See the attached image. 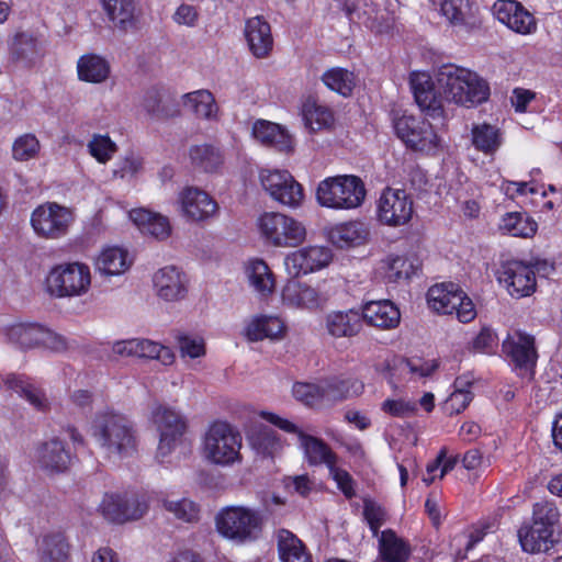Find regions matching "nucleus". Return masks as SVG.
<instances>
[{
	"instance_id": "nucleus-1",
	"label": "nucleus",
	"mask_w": 562,
	"mask_h": 562,
	"mask_svg": "<svg viewBox=\"0 0 562 562\" xmlns=\"http://www.w3.org/2000/svg\"><path fill=\"white\" fill-rule=\"evenodd\" d=\"M437 88L426 72H412L409 85L420 110L436 123L422 116L403 113L393 120L397 137L411 149L435 153L440 145L438 131L446 125L443 101L467 108L481 104L490 97V86L477 74L448 64L441 66L436 75Z\"/></svg>"
},
{
	"instance_id": "nucleus-2",
	"label": "nucleus",
	"mask_w": 562,
	"mask_h": 562,
	"mask_svg": "<svg viewBox=\"0 0 562 562\" xmlns=\"http://www.w3.org/2000/svg\"><path fill=\"white\" fill-rule=\"evenodd\" d=\"M557 506L548 501L533 505L532 522L524 524L518 530V539L524 551L529 553L547 552L559 541L555 526L559 521Z\"/></svg>"
},
{
	"instance_id": "nucleus-3",
	"label": "nucleus",
	"mask_w": 562,
	"mask_h": 562,
	"mask_svg": "<svg viewBox=\"0 0 562 562\" xmlns=\"http://www.w3.org/2000/svg\"><path fill=\"white\" fill-rule=\"evenodd\" d=\"M91 429L92 436L109 456L127 457L136 449L133 424L121 414L97 415Z\"/></svg>"
},
{
	"instance_id": "nucleus-4",
	"label": "nucleus",
	"mask_w": 562,
	"mask_h": 562,
	"mask_svg": "<svg viewBox=\"0 0 562 562\" xmlns=\"http://www.w3.org/2000/svg\"><path fill=\"white\" fill-rule=\"evenodd\" d=\"M216 528L222 536L237 543L254 541L261 535L263 517L249 507L228 506L217 514Z\"/></svg>"
},
{
	"instance_id": "nucleus-5",
	"label": "nucleus",
	"mask_w": 562,
	"mask_h": 562,
	"mask_svg": "<svg viewBox=\"0 0 562 562\" xmlns=\"http://www.w3.org/2000/svg\"><path fill=\"white\" fill-rule=\"evenodd\" d=\"M241 435L225 422H215L203 437L202 453L211 463L229 465L240 460Z\"/></svg>"
},
{
	"instance_id": "nucleus-6",
	"label": "nucleus",
	"mask_w": 562,
	"mask_h": 562,
	"mask_svg": "<svg viewBox=\"0 0 562 562\" xmlns=\"http://www.w3.org/2000/svg\"><path fill=\"white\" fill-rule=\"evenodd\" d=\"M318 202L331 209H353L359 206L366 189L356 176H337L322 181L317 188Z\"/></svg>"
},
{
	"instance_id": "nucleus-7",
	"label": "nucleus",
	"mask_w": 562,
	"mask_h": 562,
	"mask_svg": "<svg viewBox=\"0 0 562 562\" xmlns=\"http://www.w3.org/2000/svg\"><path fill=\"white\" fill-rule=\"evenodd\" d=\"M258 228L266 243L274 247H296L306 237V229L300 222L278 212L263 213Z\"/></svg>"
},
{
	"instance_id": "nucleus-8",
	"label": "nucleus",
	"mask_w": 562,
	"mask_h": 562,
	"mask_svg": "<svg viewBox=\"0 0 562 562\" xmlns=\"http://www.w3.org/2000/svg\"><path fill=\"white\" fill-rule=\"evenodd\" d=\"M74 220L70 209L56 202H46L32 212L31 225L37 236L59 239L68 234Z\"/></svg>"
},
{
	"instance_id": "nucleus-9",
	"label": "nucleus",
	"mask_w": 562,
	"mask_h": 562,
	"mask_svg": "<svg viewBox=\"0 0 562 562\" xmlns=\"http://www.w3.org/2000/svg\"><path fill=\"white\" fill-rule=\"evenodd\" d=\"M151 420L159 434L157 457L165 458L181 442L188 428L187 418L169 406L157 405L151 411Z\"/></svg>"
},
{
	"instance_id": "nucleus-10",
	"label": "nucleus",
	"mask_w": 562,
	"mask_h": 562,
	"mask_svg": "<svg viewBox=\"0 0 562 562\" xmlns=\"http://www.w3.org/2000/svg\"><path fill=\"white\" fill-rule=\"evenodd\" d=\"M89 285L90 270L78 262L59 265L46 278L47 291L57 297L80 295Z\"/></svg>"
},
{
	"instance_id": "nucleus-11",
	"label": "nucleus",
	"mask_w": 562,
	"mask_h": 562,
	"mask_svg": "<svg viewBox=\"0 0 562 562\" xmlns=\"http://www.w3.org/2000/svg\"><path fill=\"white\" fill-rule=\"evenodd\" d=\"M259 179L265 191L273 200L291 207L301 204L304 198L302 186L289 171L262 169Z\"/></svg>"
},
{
	"instance_id": "nucleus-12",
	"label": "nucleus",
	"mask_w": 562,
	"mask_h": 562,
	"mask_svg": "<svg viewBox=\"0 0 562 562\" xmlns=\"http://www.w3.org/2000/svg\"><path fill=\"white\" fill-rule=\"evenodd\" d=\"M99 508L104 518L122 524L140 518L147 510V504L136 494H106Z\"/></svg>"
},
{
	"instance_id": "nucleus-13",
	"label": "nucleus",
	"mask_w": 562,
	"mask_h": 562,
	"mask_svg": "<svg viewBox=\"0 0 562 562\" xmlns=\"http://www.w3.org/2000/svg\"><path fill=\"white\" fill-rule=\"evenodd\" d=\"M498 281L516 297L529 296L536 289L535 270L519 260L504 262L498 270Z\"/></svg>"
},
{
	"instance_id": "nucleus-14",
	"label": "nucleus",
	"mask_w": 562,
	"mask_h": 562,
	"mask_svg": "<svg viewBox=\"0 0 562 562\" xmlns=\"http://www.w3.org/2000/svg\"><path fill=\"white\" fill-rule=\"evenodd\" d=\"M413 213V201L404 190H384L379 201V218L382 223L390 226L405 225Z\"/></svg>"
},
{
	"instance_id": "nucleus-15",
	"label": "nucleus",
	"mask_w": 562,
	"mask_h": 562,
	"mask_svg": "<svg viewBox=\"0 0 562 562\" xmlns=\"http://www.w3.org/2000/svg\"><path fill=\"white\" fill-rule=\"evenodd\" d=\"M331 258L329 248L310 246L289 254L284 259V265L288 273L295 278L328 266Z\"/></svg>"
},
{
	"instance_id": "nucleus-16",
	"label": "nucleus",
	"mask_w": 562,
	"mask_h": 562,
	"mask_svg": "<svg viewBox=\"0 0 562 562\" xmlns=\"http://www.w3.org/2000/svg\"><path fill=\"white\" fill-rule=\"evenodd\" d=\"M46 44V38L36 32L19 31L10 42V56L15 63L31 67L45 55Z\"/></svg>"
},
{
	"instance_id": "nucleus-17",
	"label": "nucleus",
	"mask_w": 562,
	"mask_h": 562,
	"mask_svg": "<svg viewBox=\"0 0 562 562\" xmlns=\"http://www.w3.org/2000/svg\"><path fill=\"white\" fill-rule=\"evenodd\" d=\"M503 353L514 363L516 369L533 371L537 362L535 338L531 335L515 331L502 344Z\"/></svg>"
},
{
	"instance_id": "nucleus-18",
	"label": "nucleus",
	"mask_w": 562,
	"mask_h": 562,
	"mask_svg": "<svg viewBox=\"0 0 562 562\" xmlns=\"http://www.w3.org/2000/svg\"><path fill=\"white\" fill-rule=\"evenodd\" d=\"M154 289L157 295L167 301H180L187 296L189 280L187 274L175 266H166L155 272Z\"/></svg>"
},
{
	"instance_id": "nucleus-19",
	"label": "nucleus",
	"mask_w": 562,
	"mask_h": 562,
	"mask_svg": "<svg viewBox=\"0 0 562 562\" xmlns=\"http://www.w3.org/2000/svg\"><path fill=\"white\" fill-rule=\"evenodd\" d=\"M496 19L519 34H529L536 30L535 18L515 0H497L493 5Z\"/></svg>"
},
{
	"instance_id": "nucleus-20",
	"label": "nucleus",
	"mask_w": 562,
	"mask_h": 562,
	"mask_svg": "<svg viewBox=\"0 0 562 562\" xmlns=\"http://www.w3.org/2000/svg\"><path fill=\"white\" fill-rule=\"evenodd\" d=\"M34 458L38 467L49 473L65 472L72 461L71 452L59 438L40 443Z\"/></svg>"
},
{
	"instance_id": "nucleus-21",
	"label": "nucleus",
	"mask_w": 562,
	"mask_h": 562,
	"mask_svg": "<svg viewBox=\"0 0 562 562\" xmlns=\"http://www.w3.org/2000/svg\"><path fill=\"white\" fill-rule=\"evenodd\" d=\"M142 108L157 121H166L180 115V105L175 97L158 88L148 89L143 97Z\"/></svg>"
},
{
	"instance_id": "nucleus-22",
	"label": "nucleus",
	"mask_w": 562,
	"mask_h": 562,
	"mask_svg": "<svg viewBox=\"0 0 562 562\" xmlns=\"http://www.w3.org/2000/svg\"><path fill=\"white\" fill-rule=\"evenodd\" d=\"M180 199L184 215L193 222L212 217L218 209L216 201L198 188H187Z\"/></svg>"
},
{
	"instance_id": "nucleus-23",
	"label": "nucleus",
	"mask_w": 562,
	"mask_h": 562,
	"mask_svg": "<svg viewBox=\"0 0 562 562\" xmlns=\"http://www.w3.org/2000/svg\"><path fill=\"white\" fill-rule=\"evenodd\" d=\"M361 316L362 322L366 321L369 325L383 329L395 328L401 321L398 308L389 300L367 303Z\"/></svg>"
},
{
	"instance_id": "nucleus-24",
	"label": "nucleus",
	"mask_w": 562,
	"mask_h": 562,
	"mask_svg": "<svg viewBox=\"0 0 562 562\" xmlns=\"http://www.w3.org/2000/svg\"><path fill=\"white\" fill-rule=\"evenodd\" d=\"M252 135L261 144L279 151L289 153L293 148V139L288 131L270 121L257 120L252 125Z\"/></svg>"
},
{
	"instance_id": "nucleus-25",
	"label": "nucleus",
	"mask_w": 562,
	"mask_h": 562,
	"mask_svg": "<svg viewBox=\"0 0 562 562\" xmlns=\"http://www.w3.org/2000/svg\"><path fill=\"white\" fill-rule=\"evenodd\" d=\"M102 7L114 27L123 32L137 29L138 12L134 0H102Z\"/></svg>"
},
{
	"instance_id": "nucleus-26",
	"label": "nucleus",
	"mask_w": 562,
	"mask_h": 562,
	"mask_svg": "<svg viewBox=\"0 0 562 562\" xmlns=\"http://www.w3.org/2000/svg\"><path fill=\"white\" fill-rule=\"evenodd\" d=\"M245 35L249 48L256 57H266L272 49L273 40L270 25L260 16L247 21Z\"/></svg>"
},
{
	"instance_id": "nucleus-27",
	"label": "nucleus",
	"mask_w": 562,
	"mask_h": 562,
	"mask_svg": "<svg viewBox=\"0 0 562 562\" xmlns=\"http://www.w3.org/2000/svg\"><path fill=\"white\" fill-rule=\"evenodd\" d=\"M324 401L341 402L358 396L363 392L364 385L353 378L330 376L322 381Z\"/></svg>"
},
{
	"instance_id": "nucleus-28",
	"label": "nucleus",
	"mask_w": 562,
	"mask_h": 562,
	"mask_svg": "<svg viewBox=\"0 0 562 562\" xmlns=\"http://www.w3.org/2000/svg\"><path fill=\"white\" fill-rule=\"evenodd\" d=\"M282 300L294 307L316 308L323 301L321 294L312 286L292 279L282 290Z\"/></svg>"
},
{
	"instance_id": "nucleus-29",
	"label": "nucleus",
	"mask_w": 562,
	"mask_h": 562,
	"mask_svg": "<svg viewBox=\"0 0 562 562\" xmlns=\"http://www.w3.org/2000/svg\"><path fill=\"white\" fill-rule=\"evenodd\" d=\"M285 326L277 316L258 315L250 319L245 327V336L249 341H259L266 338L279 339L284 333Z\"/></svg>"
},
{
	"instance_id": "nucleus-30",
	"label": "nucleus",
	"mask_w": 562,
	"mask_h": 562,
	"mask_svg": "<svg viewBox=\"0 0 562 562\" xmlns=\"http://www.w3.org/2000/svg\"><path fill=\"white\" fill-rule=\"evenodd\" d=\"M130 218L140 229L156 239H165L170 235L171 227L167 217L149 212L145 209H135L130 212Z\"/></svg>"
},
{
	"instance_id": "nucleus-31",
	"label": "nucleus",
	"mask_w": 562,
	"mask_h": 562,
	"mask_svg": "<svg viewBox=\"0 0 562 562\" xmlns=\"http://www.w3.org/2000/svg\"><path fill=\"white\" fill-rule=\"evenodd\" d=\"M326 327L333 337H352L362 328V316L356 310L334 312L326 318Z\"/></svg>"
},
{
	"instance_id": "nucleus-32",
	"label": "nucleus",
	"mask_w": 562,
	"mask_h": 562,
	"mask_svg": "<svg viewBox=\"0 0 562 562\" xmlns=\"http://www.w3.org/2000/svg\"><path fill=\"white\" fill-rule=\"evenodd\" d=\"M299 441L310 465L326 464L329 469L334 463H337V454L324 440L300 432Z\"/></svg>"
},
{
	"instance_id": "nucleus-33",
	"label": "nucleus",
	"mask_w": 562,
	"mask_h": 562,
	"mask_svg": "<svg viewBox=\"0 0 562 562\" xmlns=\"http://www.w3.org/2000/svg\"><path fill=\"white\" fill-rule=\"evenodd\" d=\"M458 285L454 283L436 284L427 292V301L429 306L440 314H452L460 304V293Z\"/></svg>"
},
{
	"instance_id": "nucleus-34",
	"label": "nucleus",
	"mask_w": 562,
	"mask_h": 562,
	"mask_svg": "<svg viewBox=\"0 0 562 562\" xmlns=\"http://www.w3.org/2000/svg\"><path fill=\"white\" fill-rule=\"evenodd\" d=\"M379 553L383 562H407L411 547L395 531L386 529L379 538Z\"/></svg>"
},
{
	"instance_id": "nucleus-35",
	"label": "nucleus",
	"mask_w": 562,
	"mask_h": 562,
	"mask_svg": "<svg viewBox=\"0 0 562 562\" xmlns=\"http://www.w3.org/2000/svg\"><path fill=\"white\" fill-rule=\"evenodd\" d=\"M77 74L81 81L101 83L110 76V65L99 55L86 54L77 61Z\"/></svg>"
},
{
	"instance_id": "nucleus-36",
	"label": "nucleus",
	"mask_w": 562,
	"mask_h": 562,
	"mask_svg": "<svg viewBox=\"0 0 562 562\" xmlns=\"http://www.w3.org/2000/svg\"><path fill=\"white\" fill-rule=\"evenodd\" d=\"M4 385L25 397L34 407L37 409H45L47 406V400L43 392L35 387L27 378L24 375L9 373L7 375L0 374V384Z\"/></svg>"
},
{
	"instance_id": "nucleus-37",
	"label": "nucleus",
	"mask_w": 562,
	"mask_h": 562,
	"mask_svg": "<svg viewBox=\"0 0 562 562\" xmlns=\"http://www.w3.org/2000/svg\"><path fill=\"white\" fill-rule=\"evenodd\" d=\"M369 232L361 222H349L336 226L329 233V238L339 248L358 246L366 241Z\"/></svg>"
},
{
	"instance_id": "nucleus-38",
	"label": "nucleus",
	"mask_w": 562,
	"mask_h": 562,
	"mask_svg": "<svg viewBox=\"0 0 562 562\" xmlns=\"http://www.w3.org/2000/svg\"><path fill=\"white\" fill-rule=\"evenodd\" d=\"M278 550L282 562H312L304 543L289 530L279 531Z\"/></svg>"
},
{
	"instance_id": "nucleus-39",
	"label": "nucleus",
	"mask_w": 562,
	"mask_h": 562,
	"mask_svg": "<svg viewBox=\"0 0 562 562\" xmlns=\"http://www.w3.org/2000/svg\"><path fill=\"white\" fill-rule=\"evenodd\" d=\"M248 281L261 296L270 295L274 290V278L268 265L261 259L249 262L246 269Z\"/></svg>"
},
{
	"instance_id": "nucleus-40",
	"label": "nucleus",
	"mask_w": 562,
	"mask_h": 562,
	"mask_svg": "<svg viewBox=\"0 0 562 562\" xmlns=\"http://www.w3.org/2000/svg\"><path fill=\"white\" fill-rule=\"evenodd\" d=\"M472 144L485 155H494L502 145L501 131L491 124H475L472 130Z\"/></svg>"
},
{
	"instance_id": "nucleus-41",
	"label": "nucleus",
	"mask_w": 562,
	"mask_h": 562,
	"mask_svg": "<svg viewBox=\"0 0 562 562\" xmlns=\"http://www.w3.org/2000/svg\"><path fill=\"white\" fill-rule=\"evenodd\" d=\"M183 104L200 119L213 120L217 105L213 94L207 90H198L183 95Z\"/></svg>"
},
{
	"instance_id": "nucleus-42",
	"label": "nucleus",
	"mask_w": 562,
	"mask_h": 562,
	"mask_svg": "<svg viewBox=\"0 0 562 562\" xmlns=\"http://www.w3.org/2000/svg\"><path fill=\"white\" fill-rule=\"evenodd\" d=\"M190 159L195 168L205 172H215L223 164V154L211 144H201L190 148Z\"/></svg>"
},
{
	"instance_id": "nucleus-43",
	"label": "nucleus",
	"mask_w": 562,
	"mask_h": 562,
	"mask_svg": "<svg viewBox=\"0 0 562 562\" xmlns=\"http://www.w3.org/2000/svg\"><path fill=\"white\" fill-rule=\"evenodd\" d=\"M130 267L127 252L119 247L104 249L95 262L97 270L105 276H116L123 273Z\"/></svg>"
},
{
	"instance_id": "nucleus-44",
	"label": "nucleus",
	"mask_w": 562,
	"mask_h": 562,
	"mask_svg": "<svg viewBox=\"0 0 562 562\" xmlns=\"http://www.w3.org/2000/svg\"><path fill=\"white\" fill-rule=\"evenodd\" d=\"M302 117L307 128L315 132L329 127L334 122L331 110L318 104L315 99L308 98L302 106Z\"/></svg>"
},
{
	"instance_id": "nucleus-45",
	"label": "nucleus",
	"mask_w": 562,
	"mask_h": 562,
	"mask_svg": "<svg viewBox=\"0 0 562 562\" xmlns=\"http://www.w3.org/2000/svg\"><path fill=\"white\" fill-rule=\"evenodd\" d=\"M43 326L38 324H15L8 328L7 337L20 348H34L41 346Z\"/></svg>"
},
{
	"instance_id": "nucleus-46",
	"label": "nucleus",
	"mask_w": 562,
	"mask_h": 562,
	"mask_svg": "<svg viewBox=\"0 0 562 562\" xmlns=\"http://www.w3.org/2000/svg\"><path fill=\"white\" fill-rule=\"evenodd\" d=\"M323 83L330 89L339 93L342 97H349L356 87V77L353 72L335 67L326 70L322 76Z\"/></svg>"
},
{
	"instance_id": "nucleus-47",
	"label": "nucleus",
	"mask_w": 562,
	"mask_h": 562,
	"mask_svg": "<svg viewBox=\"0 0 562 562\" xmlns=\"http://www.w3.org/2000/svg\"><path fill=\"white\" fill-rule=\"evenodd\" d=\"M157 349H160V344L153 340L139 338L117 341L113 346V351L116 355L149 359L155 358Z\"/></svg>"
},
{
	"instance_id": "nucleus-48",
	"label": "nucleus",
	"mask_w": 562,
	"mask_h": 562,
	"mask_svg": "<svg viewBox=\"0 0 562 562\" xmlns=\"http://www.w3.org/2000/svg\"><path fill=\"white\" fill-rule=\"evenodd\" d=\"M40 550L41 562H66L69 554V546L61 533L44 537Z\"/></svg>"
},
{
	"instance_id": "nucleus-49",
	"label": "nucleus",
	"mask_w": 562,
	"mask_h": 562,
	"mask_svg": "<svg viewBox=\"0 0 562 562\" xmlns=\"http://www.w3.org/2000/svg\"><path fill=\"white\" fill-rule=\"evenodd\" d=\"M504 232L517 237H530L537 231V223L525 214L507 213L499 225Z\"/></svg>"
},
{
	"instance_id": "nucleus-50",
	"label": "nucleus",
	"mask_w": 562,
	"mask_h": 562,
	"mask_svg": "<svg viewBox=\"0 0 562 562\" xmlns=\"http://www.w3.org/2000/svg\"><path fill=\"white\" fill-rule=\"evenodd\" d=\"M162 506L165 510L172 514L175 518L184 522L193 524L200 519V507L189 498L181 499H164Z\"/></svg>"
},
{
	"instance_id": "nucleus-51",
	"label": "nucleus",
	"mask_w": 562,
	"mask_h": 562,
	"mask_svg": "<svg viewBox=\"0 0 562 562\" xmlns=\"http://www.w3.org/2000/svg\"><path fill=\"white\" fill-rule=\"evenodd\" d=\"M440 11L452 25L461 26L472 16V4L469 0H442Z\"/></svg>"
},
{
	"instance_id": "nucleus-52",
	"label": "nucleus",
	"mask_w": 562,
	"mask_h": 562,
	"mask_svg": "<svg viewBox=\"0 0 562 562\" xmlns=\"http://www.w3.org/2000/svg\"><path fill=\"white\" fill-rule=\"evenodd\" d=\"M385 277L390 282H398L402 279H409L415 274L414 265L402 256H390L385 260Z\"/></svg>"
},
{
	"instance_id": "nucleus-53",
	"label": "nucleus",
	"mask_w": 562,
	"mask_h": 562,
	"mask_svg": "<svg viewBox=\"0 0 562 562\" xmlns=\"http://www.w3.org/2000/svg\"><path fill=\"white\" fill-rule=\"evenodd\" d=\"M471 382L465 376H459L454 381L456 390L450 395L448 403L450 404L452 412L460 413L469 405L472 401V393L468 390Z\"/></svg>"
},
{
	"instance_id": "nucleus-54",
	"label": "nucleus",
	"mask_w": 562,
	"mask_h": 562,
	"mask_svg": "<svg viewBox=\"0 0 562 562\" xmlns=\"http://www.w3.org/2000/svg\"><path fill=\"white\" fill-rule=\"evenodd\" d=\"M40 143L33 134H24L15 139L12 146V154L15 160L25 161L37 154Z\"/></svg>"
},
{
	"instance_id": "nucleus-55",
	"label": "nucleus",
	"mask_w": 562,
	"mask_h": 562,
	"mask_svg": "<svg viewBox=\"0 0 562 562\" xmlns=\"http://www.w3.org/2000/svg\"><path fill=\"white\" fill-rule=\"evenodd\" d=\"M322 389V381L316 384L297 382L293 385V395L304 404L313 406L324 401Z\"/></svg>"
},
{
	"instance_id": "nucleus-56",
	"label": "nucleus",
	"mask_w": 562,
	"mask_h": 562,
	"mask_svg": "<svg viewBox=\"0 0 562 562\" xmlns=\"http://www.w3.org/2000/svg\"><path fill=\"white\" fill-rule=\"evenodd\" d=\"M88 147L91 156L102 164L106 162L116 150V145L104 135H94Z\"/></svg>"
},
{
	"instance_id": "nucleus-57",
	"label": "nucleus",
	"mask_w": 562,
	"mask_h": 562,
	"mask_svg": "<svg viewBox=\"0 0 562 562\" xmlns=\"http://www.w3.org/2000/svg\"><path fill=\"white\" fill-rule=\"evenodd\" d=\"M252 443L256 448L261 450L263 454L269 456L281 447L277 432L267 426L261 427L252 437Z\"/></svg>"
},
{
	"instance_id": "nucleus-58",
	"label": "nucleus",
	"mask_w": 562,
	"mask_h": 562,
	"mask_svg": "<svg viewBox=\"0 0 562 562\" xmlns=\"http://www.w3.org/2000/svg\"><path fill=\"white\" fill-rule=\"evenodd\" d=\"M363 516L373 536H378L380 528L386 520V512L384 508L371 499H366L363 503Z\"/></svg>"
},
{
	"instance_id": "nucleus-59",
	"label": "nucleus",
	"mask_w": 562,
	"mask_h": 562,
	"mask_svg": "<svg viewBox=\"0 0 562 562\" xmlns=\"http://www.w3.org/2000/svg\"><path fill=\"white\" fill-rule=\"evenodd\" d=\"M381 409L393 417L404 418L413 415L417 406L415 402L387 398L382 403Z\"/></svg>"
},
{
	"instance_id": "nucleus-60",
	"label": "nucleus",
	"mask_w": 562,
	"mask_h": 562,
	"mask_svg": "<svg viewBox=\"0 0 562 562\" xmlns=\"http://www.w3.org/2000/svg\"><path fill=\"white\" fill-rule=\"evenodd\" d=\"M497 347V336L490 328H482L472 341V350L483 353H492Z\"/></svg>"
},
{
	"instance_id": "nucleus-61",
	"label": "nucleus",
	"mask_w": 562,
	"mask_h": 562,
	"mask_svg": "<svg viewBox=\"0 0 562 562\" xmlns=\"http://www.w3.org/2000/svg\"><path fill=\"white\" fill-rule=\"evenodd\" d=\"M178 344L182 356L199 358L205 353L204 342L200 338H192L187 335L178 336Z\"/></svg>"
},
{
	"instance_id": "nucleus-62",
	"label": "nucleus",
	"mask_w": 562,
	"mask_h": 562,
	"mask_svg": "<svg viewBox=\"0 0 562 562\" xmlns=\"http://www.w3.org/2000/svg\"><path fill=\"white\" fill-rule=\"evenodd\" d=\"M329 473L333 479L336 481L338 488L344 493L347 498H352L355 496L353 490V480L351 475L342 469L336 467L334 463L329 469Z\"/></svg>"
},
{
	"instance_id": "nucleus-63",
	"label": "nucleus",
	"mask_w": 562,
	"mask_h": 562,
	"mask_svg": "<svg viewBox=\"0 0 562 562\" xmlns=\"http://www.w3.org/2000/svg\"><path fill=\"white\" fill-rule=\"evenodd\" d=\"M43 336L41 339V346L52 351L60 352L68 348V340L66 337L52 331L48 328L43 327Z\"/></svg>"
},
{
	"instance_id": "nucleus-64",
	"label": "nucleus",
	"mask_w": 562,
	"mask_h": 562,
	"mask_svg": "<svg viewBox=\"0 0 562 562\" xmlns=\"http://www.w3.org/2000/svg\"><path fill=\"white\" fill-rule=\"evenodd\" d=\"M172 19L179 25L193 27L198 22L199 12L193 5L183 3L178 7Z\"/></svg>"
}]
</instances>
